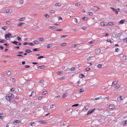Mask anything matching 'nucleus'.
I'll return each mask as SVG.
<instances>
[{
  "instance_id": "21",
  "label": "nucleus",
  "mask_w": 127,
  "mask_h": 127,
  "mask_svg": "<svg viewBox=\"0 0 127 127\" xmlns=\"http://www.w3.org/2000/svg\"><path fill=\"white\" fill-rule=\"evenodd\" d=\"M120 85H117L114 88H115L116 89H118L120 87Z\"/></svg>"
},
{
  "instance_id": "46",
  "label": "nucleus",
  "mask_w": 127,
  "mask_h": 127,
  "mask_svg": "<svg viewBox=\"0 0 127 127\" xmlns=\"http://www.w3.org/2000/svg\"><path fill=\"white\" fill-rule=\"evenodd\" d=\"M102 66V65L101 64H98V67L99 68H100Z\"/></svg>"
},
{
  "instance_id": "58",
  "label": "nucleus",
  "mask_w": 127,
  "mask_h": 127,
  "mask_svg": "<svg viewBox=\"0 0 127 127\" xmlns=\"http://www.w3.org/2000/svg\"><path fill=\"white\" fill-rule=\"evenodd\" d=\"M29 43L27 42H25L23 43V45H25L28 44Z\"/></svg>"
},
{
  "instance_id": "11",
  "label": "nucleus",
  "mask_w": 127,
  "mask_h": 127,
  "mask_svg": "<svg viewBox=\"0 0 127 127\" xmlns=\"http://www.w3.org/2000/svg\"><path fill=\"white\" fill-rule=\"evenodd\" d=\"M20 123V121L19 120H17L13 122V124H14L16 125L17 123Z\"/></svg>"
},
{
  "instance_id": "36",
  "label": "nucleus",
  "mask_w": 127,
  "mask_h": 127,
  "mask_svg": "<svg viewBox=\"0 0 127 127\" xmlns=\"http://www.w3.org/2000/svg\"><path fill=\"white\" fill-rule=\"evenodd\" d=\"M33 42L34 44H37L39 42L35 40L33 41Z\"/></svg>"
},
{
  "instance_id": "47",
  "label": "nucleus",
  "mask_w": 127,
  "mask_h": 127,
  "mask_svg": "<svg viewBox=\"0 0 127 127\" xmlns=\"http://www.w3.org/2000/svg\"><path fill=\"white\" fill-rule=\"evenodd\" d=\"M47 91H44L43 92V95H45V94H47Z\"/></svg>"
},
{
  "instance_id": "63",
  "label": "nucleus",
  "mask_w": 127,
  "mask_h": 127,
  "mask_svg": "<svg viewBox=\"0 0 127 127\" xmlns=\"http://www.w3.org/2000/svg\"><path fill=\"white\" fill-rule=\"evenodd\" d=\"M17 56H18V57H23V55H20V54L17 55Z\"/></svg>"
},
{
  "instance_id": "35",
  "label": "nucleus",
  "mask_w": 127,
  "mask_h": 127,
  "mask_svg": "<svg viewBox=\"0 0 127 127\" xmlns=\"http://www.w3.org/2000/svg\"><path fill=\"white\" fill-rule=\"evenodd\" d=\"M101 98H102V97H101V96H100L99 97H98L97 98H95L94 99V100H97L99 99H100Z\"/></svg>"
},
{
  "instance_id": "59",
  "label": "nucleus",
  "mask_w": 127,
  "mask_h": 127,
  "mask_svg": "<svg viewBox=\"0 0 127 127\" xmlns=\"http://www.w3.org/2000/svg\"><path fill=\"white\" fill-rule=\"evenodd\" d=\"M54 106V104H51L50 105V108H54V107H53Z\"/></svg>"
},
{
  "instance_id": "42",
  "label": "nucleus",
  "mask_w": 127,
  "mask_h": 127,
  "mask_svg": "<svg viewBox=\"0 0 127 127\" xmlns=\"http://www.w3.org/2000/svg\"><path fill=\"white\" fill-rule=\"evenodd\" d=\"M79 105V104H74L73 105H72V107H77V106H78Z\"/></svg>"
},
{
  "instance_id": "12",
  "label": "nucleus",
  "mask_w": 127,
  "mask_h": 127,
  "mask_svg": "<svg viewBox=\"0 0 127 127\" xmlns=\"http://www.w3.org/2000/svg\"><path fill=\"white\" fill-rule=\"evenodd\" d=\"M67 123L66 122L64 121L63 122H61L60 124L61 125H65L67 124Z\"/></svg>"
},
{
  "instance_id": "29",
  "label": "nucleus",
  "mask_w": 127,
  "mask_h": 127,
  "mask_svg": "<svg viewBox=\"0 0 127 127\" xmlns=\"http://www.w3.org/2000/svg\"><path fill=\"white\" fill-rule=\"evenodd\" d=\"M61 5L59 3H57L55 4V6H58L59 7Z\"/></svg>"
},
{
  "instance_id": "18",
  "label": "nucleus",
  "mask_w": 127,
  "mask_h": 127,
  "mask_svg": "<svg viewBox=\"0 0 127 127\" xmlns=\"http://www.w3.org/2000/svg\"><path fill=\"white\" fill-rule=\"evenodd\" d=\"M6 41L5 40L0 39V43H5L6 42Z\"/></svg>"
},
{
  "instance_id": "32",
  "label": "nucleus",
  "mask_w": 127,
  "mask_h": 127,
  "mask_svg": "<svg viewBox=\"0 0 127 127\" xmlns=\"http://www.w3.org/2000/svg\"><path fill=\"white\" fill-rule=\"evenodd\" d=\"M76 68L75 67H72L70 69V70L71 71H74L75 70Z\"/></svg>"
},
{
  "instance_id": "25",
  "label": "nucleus",
  "mask_w": 127,
  "mask_h": 127,
  "mask_svg": "<svg viewBox=\"0 0 127 127\" xmlns=\"http://www.w3.org/2000/svg\"><path fill=\"white\" fill-rule=\"evenodd\" d=\"M84 108L86 110H88L89 108V106L88 105H87L85 106Z\"/></svg>"
},
{
  "instance_id": "45",
  "label": "nucleus",
  "mask_w": 127,
  "mask_h": 127,
  "mask_svg": "<svg viewBox=\"0 0 127 127\" xmlns=\"http://www.w3.org/2000/svg\"><path fill=\"white\" fill-rule=\"evenodd\" d=\"M89 15L90 16H92L93 15V13L91 12H89L88 13Z\"/></svg>"
},
{
  "instance_id": "30",
  "label": "nucleus",
  "mask_w": 127,
  "mask_h": 127,
  "mask_svg": "<svg viewBox=\"0 0 127 127\" xmlns=\"http://www.w3.org/2000/svg\"><path fill=\"white\" fill-rule=\"evenodd\" d=\"M43 109L44 110L46 111L47 110L48 108L46 106H44L43 107Z\"/></svg>"
},
{
  "instance_id": "44",
  "label": "nucleus",
  "mask_w": 127,
  "mask_h": 127,
  "mask_svg": "<svg viewBox=\"0 0 127 127\" xmlns=\"http://www.w3.org/2000/svg\"><path fill=\"white\" fill-rule=\"evenodd\" d=\"M10 81L12 82H13L15 81V79L14 78H11L10 79Z\"/></svg>"
},
{
  "instance_id": "48",
  "label": "nucleus",
  "mask_w": 127,
  "mask_h": 127,
  "mask_svg": "<svg viewBox=\"0 0 127 127\" xmlns=\"http://www.w3.org/2000/svg\"><path fill=\"white\" fill-rule=\"evenodd\" d=\"M45 16L47 18H48L49 17V15L47 14H46L45 15Z\"/></svg>"
},
{
  "instance_id": "17",
  "label": "nucleus",
  "mask_w": 127,
  "mask_h": 127,
  "mask_svg": "<svg viewBox=\"0 0 127 127\" xmlns=\"http://www.w3.org/2000/svg\"><path fill=\"white\" fill-rule=\"evenodd\" d=\"M52 46V44H50L47 45L46 46V48H49Z\"/></svg>"
},
{
  "instance_id": "15",
  "label": "nucleus",
  "mask_w": 127,
  "mask_h": 127,
  "mask_svg": "<svg viewBox=\"0 0 127 127\" xmlns=\"http://www.w3.org/2000/svg\"><path fill=\"white\" fill-rule=\"evenodd\" d=\"M125 21L124 20H122L121 21H120L118 23V24H122L124 23Z\"/></svg>"
},
{
  "instance_id": "8",
  "label": "nucleus",
  "mask_w": 127,
  "mask_h": 127,
  "mask_svg": "<svg viewBox=\"0 0 127 127\" xmlns=\"http://www.w3.org/2000/svg\"><path fill=\"white\" fill-rule=\"evenodd\" d=\"M101 51V50L99 49H98L95 50V53L97 54L100 53Z\"/></svg>"
},
{
  "instance_id": "49",
  "label": "nucleus",
  "mask_w": 127,
  "mask_h": 127,
  "mask_svg": "<svg viewBox=\"0 0 127 127\" xmlns=\"http://www.w3.org/2000/svg\"><path fill=\"white\" fill-rule=\"evenodd\" d=\"M66 44H67L66 43H63L62 44L61 46H65Z\"/></svg>"
},
{
  "instance_id": "24",
  "label": "nucleus",
  "mask_w": 127,
  "mask_h": 127,
  "mask_svg": "<svg viewBox=\"0 0 127 127\" xmlns=\"http://www.w3.org/2000/svg\"><path fill=\"white\" fill-rule=\"evenodd\" d=\"M25 17H23L21 18H20L19 21H23L24 20H25Z\"/></svg>"
},
{
  "instance_id": "60",
  "label": "nucleus",
  "mask_w": 127,
  "mask_h": 127,
  "mask_svg": "<svg viewBox=\"0 0 127 127\" xmlns=\"http://www.w3.org/2000/svg\"><path fill=\"white\" fill-rule=\"evenodd\" d=\"M67 36V35H62L60 36V37L61 38H62L63 37H66Z\"/></svg>"
},
{
  "instance_id": "16",
  "label": "nucleus",
  "mask_w": 127,
  "mask_h": 127,
  "mask_svg": "<svg viewBox=\"0 0 127 127\" xmlns=\"http://www.w3.org/2000/svg\"><path fill=\"white\" fill-rule=\"evenodd\" d=\"M118 81H114L112 83V84L113 85H115L118 83Z\"/></svg>"
},
{
  "instance_id": "41",
  "label": "nucleus",
  "mask_w": 127,
  "mask_h": 127,
  "mask_svg": "<svg viewBox=\"0 0 127 127\" xmlns=\"http://www.w3.org/2000/svg\"><path fill=\"white\" fill-rule=\"evenodd\" d=\"M32 50L34 51H38L39 49L38 48L33 49Z\"/></svg>"
},
{
  "instance_id": "56",
  "label": "nucleus",
  "mask_w": 127,
  "mask_h": 127,
  "mask_svg": "<svg viewBox=\"0 0 127 127\" xmlns=\"http://www.w3.org/2000/svg\"><path fill=\"white\" fill-rule=\"evenodd\" d=\"M56 31H63V29H59L57 30H56Z\"/></svg>"
},
{
  "instance_id": "52",
  "label": "nucleus",
  "mask_w": 127,
  "mask_h": 127,
  "mask_svg": "<svg viewBox=\"0 0 127 127\" xmlns=\"http://www.w3.org/2000/svg\"><path fill=\"white\" fill-rule=\"evenodd\" d=\"M13 47L15 49V48H16L17 49H19V46H14Z\"/></svg>"
},
{
  "instance_id": "23",
  "label": "nucleus",
  "mask_w": 127,
  "mask_h": 127,
  "mask_svg": "<svg viewBox=\"0 0 127 127\" xmlns=\"http://www.w3.org/2000/svg\"><path fill=\"white\" fill-rule=\"evenodd\" d=\"M85 76V75L83 74H81L80 75V77L81 78H83V77H84Z\"/></svg>"
},
{
  "instance_id": "26",
  "label": "nucleus",
  "mask_w": 127,
  "mask_h": 127,
  "mask_svg": "<svg viewBox=\"0 0 127 127\" xmlns=\"http://www.w3.org/2000/svg\"><path fill=\"white\" fill-rule=\"evenodd\" d=\"M23 23L20 22L17 25L19 27H21L22 25H23Z\"/></svg>"
},
{
  "instance_id": "4",
  "label": "nucleus",
  "mask_w": 127,
  "mask_h": 127,
  "mask_svg": "<svg viewBox=\"0 0 127 127\" xmlns=\"http://www.w3.org/2000/svg\"><path fill=\"white\" fill-rule=\"evenodd\" d=\"M72 109H70L68 111H67V116H69L72 114Z\"/></svg>"
},
{
  "instance_id": "50",
  "label": "nucleus",
  "mask_w": 127,
  "mask_h": 127,
  "mask_svg": "<svg viewBox=\"0 0 127 127\" xmlns=\"http://www.w3.org/2000/svg\"><path fill=\"white\" fill-rule=\"evenodd\" d=\"M94 41L93 40L92 41L89 43V44H92L94 43Z\"/></svg>"
},
{
  "instance_id": "40",
  "label": "nucleus",
  "mask_w": 127,
  "mask_h": 127,
  "mask_svg": "<svg viewBox=\"0 0 127 127\" xmlns=\"http://www.w3.org/2000/svg\"><path fill=\"white\" fill-rule=\"evenodd\" d=\"M44 57L43 56H40L38 57H37V59H39L40 58H43Z\"/></svg>"
},
{
  "instance_id": "54",
  "label": "nucleus",
  "mask_w": 127,
  "mask_h": 127,
  "mask_svg": "<svg viewBox=\"0 0 127 127\" xmlns=\"http://www.w3.org/2000/svg\"><path fill=\"white\" fill-rule=\"evenodd\" d=\"M44 82V80H43V79H42V80H40L39 81V82L40 83H42L43 82Z\"/></svg>"
},
{
  "instance_id": "43",
  "label": "nucleus",
  "mask_w": 127,
  "mask_h": 127,
  "mask_svg": "<svg viewBox=\"0 0 127 127\" xmlns=\"http://www.w3.org/2000/svg\"><path fill=\"white\" fill-rule=\"evenodd\" d=\"M87 17H84L82 18V19L83 20H87Z\"/></svg>"
},
{
  "instance_id": "55",
  "label": "nucleus",
  "mask_w": 127,
  "mask_h": 127,
  "mask_svg": "<svg viewBox=\"0 0 127 127\" xmlns=\"http://www.w3.org/2000/svg\"><path fill=\"white\" fill-rule=\"evenodd\" d=\"M92 57H90L89 58H88L87 59V60L88 61H89L90 60H92V59H91V58H92Z\"/></svg>"
},
{
  "instance_id": "57",
  "label": "nucleus",
  "mask_w": 127,
  "mask_h": 127,
  "mask_svg": "<svg viewBox=\"0 0 127 127\" xmlns=\"http://www.w3.org/2000/svg\"><path fill=\"white\" fill-rule=\"evenodd\" d=\"M50 12L51 13H55V11L53 10H51L50 11Z\"/></svg>"
},
{
  "instance_id": "31",
  "label": "nucleus",
  "mask_w": 127,
  "mask_h": 127,
  "mask_svg": "<svg viewBox=\"0 0 127 127\" xmlns=\"http://www.w3.org/2000/svg\"><path fill=\"white\" fill-rule=\"evenodd\" d=\"M80 3L79 2H78L77 3H76L75 4V5L76 6H80Z\"/></svg>"
},
{
  "instance_id": "19",
  "label": "nucleus",
  "mask_w": 127,
  "mask_h": 127,
  "mask_svg": "<svg viewBox=\"0 0 127 127\" xmlns=\"http://www.w3.org/2000/svg\"><path fill=\"white\" fill-rule=\"evenodd\" d=\"M39 122H40V124H44L46 123V122L45 121L42 120L39 121Z\"/></svg>"
},
{
  "instance_id": "1",
  "label": "nucleus",
  "mask_w": 127,
  "mask_h": 127,
  "mask_svg": "<svg viewBox=\"0 0 127 127\" xmlns=\"http://www.w3.org/2000/svg\"><path fill=\"white\" fill-rule=\"evenodd\" d=\"M14 97V95L11 94H8L5 97L6 99L10 102H11L12 101V99Z\"/></svg>"
},
{
  "instance_id": "10",
  "label": "nucleus",
  "mask_w": 127,
  "mask_h": 127,
  "mask_svg": "<svg viewBox=\"0 0 127 127\" xmlns=\"http://www.w3.org/2000/svg\"><path fill=\"white\" fill-rule=\"evenodd\" d=\"M115 107V106L113 104H110V105L109 106V109H113Z\"/></svg>"
},
{
  "instance_id": "20",
  "label": "nucleus",
  "mask_w": 127,
  "mask_h": 127,
  "mask_svg": "<svg viewBox=\"0 0 127 127\" xmlns=\"http://www.w3.org/2000/svg\"><path fill=\"white\" fill-rule=\"evenodd\" d=\"M45 66H38L37 68H40V69H43L45 68Z\"/></svg>"
},
{
  "instance_id": "2",
  "label": "nucleus",
  "mask_w": 127,
  "mask_h": 127,
  "mask_svg": "<svg viewBox=\"0 0 127 127\" xmlns=\"http://www.w3.org/2000/svg\"><path fill=\"white\" fill-rule=\"evenodd\" d=\"M11 43L14 44H15L17 46H19L21 45V43L19 42H17L16 41H12Z\"/></svg>"
},
{
  "instance_id": "9",
  "label": "nucleus",
  "mask_w": 127,
  "mask_h": 127,
  "mask_svg": "<svg viewBox=\"0 0 127 127\" xmlns=\"http://www.w3.org/2000/svg\"><path fill=\"white\" fill-rule=\"evenodd\" d=\"M111 8L113 10V11L114 12H115V13H116V14H117L118 13V11L117 10H116V9H115V8H112V7H111Z\"/></svg>"
},
{
  "instance_id": "51",
  "label": "nucleus",
  "mask_w": 127,
  "mask_h": 127,
  "mask_svg": "<svg viewBox=\"0 0 127 127\" xmlns=\"http://www.w3.org/2000/svg\"><path fill=\"white\" fill-rule=\"evenodd\" d=\"M90 70V68L89 67H87V68H86V71H89Z\"/></svg>"
},
{
  "instance_id": "39",
  "label": "nucleus",
  "mask_w": 127,
  "mask_h": 127,
  "mask_svg": "<svg viewBox=\"0 0 127 127\" xmlns=\"http://www.w3.org/2000/svg\"><path fill=\"white\" fill-rule=\"evenodd\" d=\"M11 73L10 71H8L7 72L6 74L8 75H9L11 74Z\"/></svg>"
},
{
  "instance_id": "13",
  "label": "nucleus",
  "mask_w": 127,
  "mask_h": 127,
  "mask_svg": "<svg viewBox=\"0 0 127 127\" xmlns=\"http://www.w3.org/2000/svg\"><path fill=\"white\" fill-rule=\"evenodd\" d=\"M67 95V93H66L63 95L62 96V98H64L66 97Z\"/></svg>"
},
{
  "instance_id": "28",
  "label": "nucleus",
  "mask_w": 127,
  "mask_h": 127,
  "mask_svg": "<svg viewBox=\"0 0 127 127\" xmlns=\"http://www.w3.org/2000/svg\"><path fill=\"white\" fill-rule=\"evenodd\" d=\"M7 27L4 26V27H2L1 28V29L2 30H6L7 29Z\"/></svg>"
},
{
  "instance_id": "27",
  "label": "nucleus",
  "mask_w": 127,
  "mask_h": 127,
  "mask_svg": "<svg viewBox=\"0 0 127 127\" xmlns=\"http://www.w3.org/2000/svg\"><path fill=\"white\" fill-rule=\"evenodd\" d=\"M101 25L102 27L106 26V25L104 23V22L102 23H101Z\"/></svg>"
},
{
  "instance_id": "22",
  "label": "nucleus",
  "mask_w": 127,
  "mask_h": 127,
  "mask_svg": "<svg viewBox=\"0 0 127 127\" xmlns=\"http://www.w3.org/2000/svg\"><path fill=\"white\" fill-rule=\"evenodd\" d=\"M38 40L39 41H44V38L42 37L39 38L38 39Z\"/></svg>"
},
{
  "instance_id": "33",
  "label": "nucleus",
  "mask_w": 127,
  "mask_h": 127,
  "mask_svg": "<svg viewBox=\"0 0 127 127\" xmlns=\"http://www.w3.org/2000/svg\"><path fill=\"white\" fill-rule=\"evenodd\" d=\"M56 27L54 26H50L49 27V29H55Z\"/></svg>"
},
{
  "instance_id": "37",
  "label": "nucleus",
  "mask_w": 127,
  "mask_h": 127,
  "mask_svg": "<svg viewBox=\"0 0 127 127\" xmlns=\"http://www.w3.org/2000/svg\"><path fill=\"white\" fill-rule=\"evenodd\" d=\"M122 97L121 96H119L118 98H117V100L118 101H120L121 100H122V99H120V97Z\"/></svg>"
},
{
  "instance_id": "6",
  "label": "nucleus",
  "mask_w": 127,
  "mask_h": 127,
  "mask_svg": "<svg viewBox=\"0 0 127 127\" xmlns=\"http://www.w3.org/2000/svg\"><path fill=\"white\" fill-rule=\"evenodd\" d=\"M99 9L98 7L97 6H94L93 7L92 10L94 11H97Z\"/></svg>"
},
{
  "instance_id": "62",
  "label": "nucleus",
  "mask_w": 127,
  "mask_h": 127,
  "mask_svg": "<svg viewBox=\"0 0 127 127\" xmlns=\"http://www.w3.org/2000/svg\"><path fill=\"white\" fill-rule=\"evenodd\" d=\"M84 89H81L80 90V92L79 93H81L82 92H84Z\"/></svg>"
},
{
  "instance_id": "3",
  "label": "nucleus",
  "mask_w": 127,
  "mask_h": 127,
  "mask_svg": "<svg viewBox=\"0 0 127 127\" xmlns=\"http://www.w3.org/2000/svg\"><path fill=\"white\" fill-rule=\"evenodd\" d=\"M12 9H8L6 10H5L4 12L5 13H10L12 12Z\"/></svg>"
},
{
  "instance_id": "7",
  "label": "nucleus",
  "mask_w": 127,
  "mask_h": 127,
  "mask_svg": "<svg viewBox=\"0 0 127 127\" xmlns=\"http://www.w3.org/2000/svg\"><path fill=\"white\" fill-rule=\"evenodd\" d=\"M95 110V109H94L93 110H92L90 111V110H89L88 112V113H87V115H89L90 114H91Z\"/></svg>"
},
{
  "instance_id": "5",
  "label": "nucleus",
  "mask_w": 127,
  "mask_h": 127,
  "mask_svg": "<svg viewBox=\"0 0 127 127\" xmlns=\"http://www.w3.org/2000/svg\"><path fill=\"white\" fill-rule=\"evenodd\" d=\"M11 35L10 33H8L7 34H5V38L6 39H8L7 38H9V36Z\"/></svg>"
},
{
  "instance_id": "61",
  "label": "nucleus",
  "mask_w": 127,
  "mask_h": 127,
  "mask_svg": "<svg viewBox=\"0 0 127 127\" xmlns=\"http://www.w3.org/2000/svg\"><path fill=\"white\" fill-rule=\"evenodd\" d=\"M11 23L10 21H8L6 22V23L8 24H9Z\"/></svg>"
},
{
  "instance_id": "14",
  "label": "nucleus",
  "mask_w": 127,
  "mask_h": 127,
  "mask_svg": "<svg viewBox=\"0 0 127 127\" xmlns=\"http://www.w3.org/2000/svg\"><path fill=\"white\" fill-rule=\"evenodd\" d=\"M26 53H30L32 52L31 50L29 49H27L25 51Z\"/></svg>"
},
{
  "instance_id": "64",
  "label": "nucleus",
  "mask_w": 127,
  "mask_h": 127,
  "mask_svg": "<svg viewBox=\"0 0 127 127\" xmlns=\"http://www.w3.org/2000/svg\"><path fill=\"white\" fill-rule=\"evenodd\" d=\"M57 74L58 75L60 74V73H61V72L58 71L57 72Z\"/></svg>"
},
{
  "instance_id": "38",
  "label": "nucleus",
  "mask_w": 127,
  "mask_h": 127,
  "mask_svg": "<svg viewBox=\"0 0 127 127\" xmlns=\"http://www.w3.org/2000/svg\"><path fill=\"white\" fill-rule=\"evenodd\" d=\"M17 39L20 41H22V40L21 38L19 36H18L17 37Z\"/></svg>"
},
{
  "instance_id": "53",
  "label": "nucleus",
  "mask_w": 127,
  "mask_h": 127,
  "mask_svg": "<svg viewBox=\"0 0 127 127\" xmlns=\"http://www.w3.org/2000/svg\"><path fill=\"white\" fill-rule=\"evenodd\" d=\"M42 96H39L38 97V99L39 100H41V99H42Z\"/></svg>"
},
{
  "instance_id": "34",
  "label": "nucleus",
  "mask_w": 127,
  "mask_h": 127,
  "mask_svg": "<svg viewBox=\"0 0 127 127\" xmlns=\"http://www.w3.org/2000/svg\"><path fill=\"white\" fill-rule=\"evenodd\" d=\"M109 24L110 26H111L112 25H113L114 24V23L113 22H110L109 23Z\"/></svg>"
}]
</instances>
